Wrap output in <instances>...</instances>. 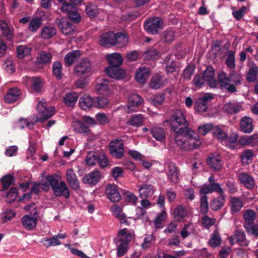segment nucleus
<instances>
[{
    "mask_svg": "<svg viewBox=\"0 0 258 258\" xmlns=\"http://www.w3.org/2000/svg\"><path fill=\"white\" fill-rule=\"evenodd\" d=\"M217 79L221 90L230 93L236 92V86L240 85L242 80V77L235 71H231L228 76L226 73L221 71L218 74Z\"/></svg>",
    "mask_w": 258,
    "mask_h": 258,
    "instance_id": "f257e3e1",
    "label": "nucleus"
},
{
    "mask_svg": "<svg viewBox=\"0 0 258 258\" xmlns=\"http://www.w3.org/2000/svg\"><path fill=\"white\" fill-rule=\"evenodd\" d=\"M60 177L56 174L48 175L45 178V183L43 184L51 186L53 195L55 197H63L68 199L70 197V192L66 183L60 180Z\"/></svg>",
    "mask_w": 258,
    "mask_h": 258,
    "instance_id": "f03ea898",
    "label": "nucleus"
},
{
    "mask_svg": "<svg viewBox=\"0 0 258 258\" xmlns=\"http://www.w3.org/2000/svg\"><path fill=\"white\" fill-rule=\"evenodd\" d=\"M170 123L172 130L175 134L185 133L190 130L189 127V122L187 120L184 112L180 110L177 109L173 112L169 119L165 122Z\"/></svg>",
    "mask_w": 258,
    "mask_h": 258,
    "instance_id": "7ed1b4c3",
    "label": "nucleus"
},
{
    "mask_svg": "<svg viewBox=\"0 0 258 258\" xmlns=\"http://www.w3.org/2000/svg\"><path fill=\"white\" fill-rule=\"evenodd\" d=\"M193 131L189 130L185 133L175 134V141L177 146L184 151L197 149L199 146V142L193 137Z\"/></svg>",
    "mask_w": 258,
    "mask_h": 258,
    "instance_id": "20e7f679",
    "label": "nucleus"
},
{
    "mask_svg": "<svg viewBox=\"0 0 258 258\" xmlns=\"http://www.w3.org/2000/svg\"><path fill=\"white\" fill-rule=\"evenodd\" d=\"M128 42V38L126 35L121 32L114 33L112 32H108L102 34L99 40V44L102 46L109 47L117 44L120 46L126 44Z\"/></svg>",
    "mask_w": 258,
    "mask_h": 258,
    "instance_id": "39448f33",
    "label": "nucleus"
},
{
    "mask_svg": "<svg viewBox=\"0 0 258 258\" xmlns=\"http://www.w3.org/2000/svg\"><path fill=\"white\" fill-rule=\"evenodd\" d=\"M255 217L254 212L250 209H247L244 212L243 218L244 221L243 226L247 233L255 237L258 236V225L254 224Z\"/></svg>",
    "mask_w": 258,
    "mask_h": 258,
    "instance_id": "423d86ee",
    "label": "nucleus"
},
{
    "mask_svg": "<svg viewBox=\"0 0 258 258\" xmlns=\"http://www.w3.org/2000/svg\"><path fill=\"white\" fill-rule=\"evenodd\" d=\"M39 116L37 117V122H43L51 117L54 114V108L47 107L45 100L42 99L37 104Z\"/></svg>",
    "mask_w": 258,
    "mask_h": 258,
    "instance_id": "0eeeda50",
    "label": "nucleus"
},
{
    "mask_svg": "<svg viewBox=\"0 0 258 258\" xmlns=\"http://www.w3.org/2000/svg\"><path fill=\"white\" fill-rule=\"evenodd\" d=\"M163 26L164 23L161 18L153 17L146 21L144 27L148 33L154 35L158 34Z\"/></svg>",
    "mask_w": 258,
    "mask_h": 258,
    "instance_id": "6e6552de",
    "label": "nucleus"
},
{
    "mask_svg": "<svg viewBox=\"0 0 258 258\" xmlns=\"http://www.w3.org/2000/svg\"><path fill=\"white\" fill-rule=\"evenodd\" d=\"M109 153L116 159H121L124 156L123 143L122 140L115 139L110 142L109 146Z\"/></svg>",
    "mask_w": 258,
    "mask_h": 258,
    "instance_id": "1a4fd4ad",
    "label": "nucleus"
},
{
    "mask_svg": "<svg viewBox=\"0 0 258 258\" xmlns=\"http://www.w3.org/2000/svg\"><path fill=\"white\" fill-rule=\"evenodd\" d=\"M190 213L188 207L182 205H177L174 209L172 215L174 220L178 222H183Z\"/></svg>",
    "mask_w": 258,
    "mask_h": 258,
    "instance_id": "9d476101",
    "label": "nucleus"
},
{
    "mask_svg": "<svg viewBox=\"0 0 258 258\" xmlns=\"http://www.w3.org/2000/svg\"><path fill=\"white\" fill-rule=\"evenodd\" d=\"M206 161L210 168L215 171H220L222 167L223 162L221 157L217 154H210Z\"/></svg>",
    "mask_w": 258,
    "mask_h": 258,
    "instance_id": "9b49d317",
    "label": "nucleus"
},
{
    "mask_svg": "<svg viewBox=\"0 0 258 258\" xmlns=\"http://www.w3.org/2000/svg\"><path fill=\"white\" fill-rule=\"evenodd\" d=\"M202 75L211 88H216L219 84L218 80L215 78V70L212 66H207Z\"/></svg>",
    "mask_w": 258,
    "mask_h": 258,
    "instance_id": "f8f14e48",
    "label": "nucleus"
},
{
    "mask_svg": "<svg viewBox=\"0 0 258 258\" xmlns=\"http://www.w3.org/2000/svg\"><path fill=\"white\" fill-rule=\"evenodd\" d=\"M55 22L63 34L69 35L74 32V26L66 18H57Z\"/></svg>",
    "mask_w": 258,
    "mask_h": 258,
    "instance_id": "ddd939ff",
    "label": "nucleus"
},
{
    "mask_svg": "<svg viewBox=\"0 0 258 258\" xmlns=\"http://www.w3.org/2000/svg\"><path fill=\"white\" fill-rule=\"evenodd\" d=\"M213 98L210 93H207L204 96L198 99L195 103V109L198 112H205L208 109V103Z\"/></svg>",
    "mask_w": 258,
    "mask_h": 258,
    "instance_id": "4468645a",
    "label": "nucleus"
},
{
    "mask_svg": "<svg viewBox=\"0 0 258 258\" xmlns=\"http://www.w3.org/2000/svg\"><path fill=\"white\" fill-rule=\"evenodd\" d=\"M105 194L107 198L112 202H117L121 199L118 187L114 184H109L106 186Z\"/></svg>",
    "mask_w": 258,
    "mask_h": 258,
    "instance_id": "2eb2a0df",
    "label": "nucleus"
},
{
    "mask_svg": "<svg viewBox=\"0 0 258 258\" xmlns=\"http://www.w3.org/2000/svg\"><path fill=\"white\" fill-rule=\"evenodd\" d=\"M90 71V62L87 58L82 59L74 67L75 73L78 76L88 73Z\"/></svg>",
    "mask_w": 258,
    "mask_h": 258,
    "instance_id": "dca6fc26",
    "label": "nucleus"
},
{
    "mask_svg": "<svg viewBox=\"0 0 258 258\" xmlns=\"http://www.w3.org/2000/svg\"><path fill=\"white\" fill-rule=\"evenodd\" d=\"M213 192H216L219 195H221L224 193V190L221 188L219 183H211L207 184H205L200 190V192L201 195L206 196H207L208 194L212 193Z\"/></svg>",
    "mask_w": 258,
    "mask_h": 258,
    "instance_id": "f3484780",
    "label": "nucleus"
},
{
    "mask_svg": "<svg viewBox=\"0 0 258 258\" xmlns=\"http://www.w3.org/2000/svg\"><path fill=\"white\" fill-rule=\"evenodd\" d=\"M238 180L246 188L252 189L255 185V180L252 176L245 173H240L238 175Z\"/></svg>",
    "mask_w": 258,
    "mask_h": 258,
    "instance_id": "a211bd4d",
    "label": "nucleus"
},
{
    "mask_svg": "<svg viewBox=\"0 0 258 258\" xmlns=\"http://www.w3.org/2000/svg\"><path fill=\"white\" fill-rule=\"evenodd\" d=\"M229 241L231 244L237 242L239 245L242 246H246L248 243L245 238L244 232L239 230L235 231L234 234L229 238Z\"/></svg>",
    "mask_w": 258,
    "mask_h": 258,
    "instance_id": "6ab92c4d",
    "label": "nucleus"
},
{
    "mask_svg": "<svg viewBox=\"0 0 258 258\" xmlns=\"http://www.w3.org/2000/svg\"><path fill=\"white\" fill-rule=\"evenodd\" d=\"M167 175L168 179L173 183L176 184L179 182V171L174 163L169 164Z\"/></svg>",
    "mask_w": 258,
    "mask_h": 258,
    "instance_id": "aec40b11",
    "label": "nucleus"
},
{
    "mask_svg": "<svg viewBox=\"0 0 258 258\" xmlns=\"http://www.w3.org/2000/svg\"><path fill=\"white\" fill-rule=\"evenodd\" d=\"M105 71L108 76L117 80L121 79L125 76L124 71L120 67H107Z\"/></svg>",
    "mask_w": 258,
    "mask_h": 258,
    "instance_id": "412c9836",
    "label": "nucleus"
},
{
    "mask_svg": "<svg viewBox=\"0 0 258 258\" xmlns=\"http://www.w3.org/2000/svg\"><path fill=\"white\" fill-rule=\"evenodd\" d=\"M38 220L31 217V215H24L21 219L23 227L27 230H32L37 226Z\"/></svg>",
    "mask_w": 258,
    "mask_h": 258,
    "instance_id": "4be33fe9",
    "label": "nucleus"
},
{
    "mask_svg": "<svg viewBox=\"0 0 258 258\" xmlns=\"http://www.w3.org/2000/svg\"><path fill=\"white\" fill-rule=\"evenodd\" d=\"M241 131L245 133H250L253 131V125L252 119L247 116L242 117L239 122Z\"/></svg>",
    "mask_w": 258,
    "mask_h": 258,
    "instance_id": "5701e85b",
    "label": "nucleus"
},
{
    "mask_svg": "<svg viewBox=\"0 0 258 258\" xmlns=\"http://www.w3.org/2000/svg\"><path fill=\"white\" fill-rule=\"evenodd\" d=\"M258 142V135L254 134L251 136L244 135L240 137L238 143L242 146H255Z\"/></svg>",
    "mask_w": 258,
    "mask_h": 258,
    "instance_id": "b1692460",
    "label": "nucleus"
},
{
    "mask_svg": "<svg viewBox=\"0 0 258 258\" xmlns=\"http://www.w3.org/2000/svg\"><path fill=\"white\" fill-rule=\"evenodd\" d=\"M154 191L153 185L144 184L139 186V196L142 199H147L153 195Z\"/></svg>",
    "mask_w": 258,
    "mask_h": 258,
    "instance_id": "393cba45",
    "label": "nucleus"
},
{
    "mask_svg": "<svg viewBox=\"0 0 258 258\" xmlns=\"http://www.w3.org/2000/svg\"><path fill=\"white\" fill-rule=\"evenodd\" d=\"M21 91L18 88H14L8 90L5 96V101L8 103H12L18 100Z\"/></svg>",
    "mask_w": 258,
    "mask_h": 258,
    "instance_id": "a878e982",
    "label": "nucleus"
},
{
    "mask_svg": "<svg viewBox=\"0 0 258 258\" xmlns=\"http://www.w3.org/2000/svg\"><path fill=\"white\" fill-rule=\"evenodd\" d=\"M100 178V172L97 170H94L84 176L83 182L85 183L95 185L99 181Z\"/></svg>",
    "mask_w": 258,
    "mask_h": 258,
    "instance_id": "bb28decb",
    "label": "nucleus"
},
{
    "mask_svg": "<svg viewBox=\"0 0 258 258\" xmlns=\"http://www.w3.org/2000/svg\"><path fill=\"white\" fill-rule=\"evenodd\" d=\"M94 98L89 95H84L79 99V105L81 109L84 110L89 109L94 107Z\"/></svg>",
    "mask_w": 258,
    "mask_h": 258,
    "instance_id": "cd10ccee",
    "label": "nucleus"
},
{
    "mask_svg": "<svg viewBox=\"0 0 258 258\" xmlns=\"http://www.w3.org/2000/svg\"><path fill=\"white\" fill-rule=\"evenodd\" d=\"M151 133L153 137L157 141L163 142L166 138V134L163 127L158 126H153L151 130Z\"/></svg>",
    "mask_w": 258,
    "mask_h": 258,
    "instance_id": "c85d7f7f",
    "label": "nucleus"
},
{
    "mask_svg": "<svg viewBox=\"0 0 258 258\" xmlns=\"http://www.w3.org/2000/svg\"><path fill=\"white\" fill-rule=\"evenodd\" d=\"M109 66L108 67H120L122 63V57L118 53H114L106 56Z\"/></svg>",
    "mask_w": 258,
    "mask_h": 258,
    "instance_id": "c756f323",
    "label": "nucleus"
},
{
    "mask_svg": "<svg viewBox=\"0 0 258 258\" xmlns=\"http://www.w3.org/2000/svg\"><path fill=\"white\" fill-rule=\"evenodd\" d=\"M149 75V69L146 68L145 67H143L140 68L137 71L136 74L135 78L138 82L144 84L148 79Z\"/></svg>",
    "mask_w": 258,
    "mask_h": 258,
    "instance_id": "7c9ffc66",
    "label": "nucleus"
},
{
    "mask_svg": "<svg viewBox=\"0 0 258 258\" xmlns=\"http://www.w3.org/2000/svg\"><path fill=\"white\" fill-rule=\"evenodd\" d=\"M175 39V32L172 29H167L161 35V41L165 44H170Z\"/></svg>",
    "mask_w": 258,
    "mask_h": 258,
    "instance_id": "2f4dec72",
    "label": "nucleus"
},
{
    "mask_svg": "<svg viewBox=\"0 0 258 258\" xmlns=\"http://www.w3.org/2000/svg\"><path fill=\"white\" fill-rule=\"evenodd\" d=\"M225 197L224 193L219 195V196L212 200L211 203V208L213 211H217L220 209L224 205Z\"/></svg>",
    "mask_w": 258,
    "mask_h": 258,
    "instance_id": "473e14b6",
    "label": "nucleus"
},
{
    "mask_svg": "<svg viewBox=\"0 0 258 258\" xmlns=\"http://www.w3.org/2000/svg\"><path fill=\"white\" fill-rule=\"evenodd\" d=\"M81 53L79 50H73L68 53L64 58V60L66 64L70 66L80 56Z\"/></svg>",
    "mask_w": 258,
    "mask_h": 258,
    "instance_id": "72a5a7b5",
    "label": "nucleus"
},
{
    "mask_svg": "<svg viewBox=\"0 0 258 258\" xmlns=\"http://www.w3.org/2000/svg\"><path fill=\"white\" fill-rule=\"evenodd\" d=\"M230 210L232 213H238L243 207V204L238 197H232L230 198Z\"/></svg>",
    "mask_w": 258,
    "mask_h": 258,
    "instance_id": "f704fd0d",
    "label": "nucleus"
},
{
    "mask_svg": "<svg viewBox=\"0 0 258 258\" xmlns=\"http://www.w3.org/2000/svg\"><path fill=\"white\" fill-rule=\"evenodd\" d=\"M42 24V19L40 17L33 18L29 22L28 29L31 32H36Z\"/></svg>",
    "mask_w": 258,
    "mask_h": 258,
    "instance_id": "c9c22d12",
    "label": "nucleus"
},
{
    "mask_svg": "<svg viewBox=\"0 0 258 258\" xmlns=\"http://www.w3.org/2000/svg\"><path fill=\"white\" fill-rule=\"evenodd\" d=\"M96 90L99 94L103 95H108L111 93L108 81L106 79H104L102 83H99L96 86Z\"/></svg>",
    "mask_w": 258,
    "mask_h": 258,
    "instance_id": "e433bc0d",
    "label": "nucleus"
},
{
    "mask_svg": "<svg viewBox=\"0 0 258 258\" xmlns=\"http://www.w3.org/2000/svg\"><path fill=\"white\" fill-rule=\"evenodd\" d=\"M56 33V30L53 26H45L41 31V36L44 39H48L54 36Z\"/></svg>",
    "mask_w": 258,
    "mask_h": 258,
    "instance_id": "4c0bfd02",
    "label": "nucleus"
},
{
    "mask_svg": "<svg viewBox=\"0 0 258 258\" xmlns=\"http://www.w3.org/2000/svg\"><path fill=\"white\" fill-rule=\"evenodd\" d=\"M257 74L258 67L255 63H253L248 69L246 75L247 82L249 83L254 82L257 78Z\"/></svg>",
    "mask_w": 258,
    "mask_h": 258,
    "instance_id": "58836bf2",
    "label": "nucleus"
},
{
    "mask_svg": "<svg viewBox=\"0 0 258 258\" xmlns=\"http://www.w3.org/2000/svg\"><path fill=\"white\" fill-rule=\"evenodd\" d=\"M101 10L99 9L97 6L94 4H89L85 8L86 14L90 18H95L101 12Z\"/></svg>",
    "mask_w": 258,
    "mask_h": 258,
    "instance_id": "ea45409f",
    "label": "nucleus"
},
{
    "mask_svg": "<svg viewBox=\"0 0 258 258\" xmlns=\"http://www.w3.org/2000/svg\"><path fill=\"white\" fill-rule=\"evenodd\" d=\"M78 98V95L76 92H70L66 94L63 98V101L68 106H73L75 105Z\"/></svg>",
    "mask_w": 258,
    "mask_h": 258,
    "instance_id": "a19ab883",
    "label": "nucleus"
},
{
    "mask_svg": "<svg viewBox=\"0 0 258 258\" xmlns=\"http://www.w3.org/2000/svg\"><path fill=\"white\" fill-rule=\"evenodd\" d=\"M144 121V117L143 115L138 114L133 115L128 121L127 123L133 126L139 127L143 124Z\"/></svg>",
    "mask_w": 258,
    "mask_h": 258,
    "instance_id": "79ce46f5",
    "label": "nucleus"
},
{
    "mask_svg": "<svg viewBox=\"0 0 258 258\" xmlns=\"http://www.w3.org/2000/svg\"><path fill=\"white\" fill-rule=\"evenodd\" d=\"M118 241L120 243L118 245L116 254L117 256L121 257L126 253L130 241H124L123 238H120Z\"/></svg>",
    "mask_w": 258,
    "mask_h": 258,
    "instance_id": "37998d69",
    "label": "nucleus"
},
{
    "mask_svg": "<svg viewBox=\"0 0 258 258\" xmlns=\"http://www.w3.org/2000/svg\"><path fill=\"white\" fill-rule=\"evenodd\" d=\"M164 85L163 77L159 74L154 76L150 81L151 88L154 89H158Z\"/></svg>",
    "mask_w": 258,
    "mask_h": 258,
    "instance_id": "c03bdc74",
    "label": "nucleus"
},
{
    "mask_svg": "<svg viewBox=\"0 0 258 258\" xmlns=\"http://www.w3.org/2000/svg\"><path fill=\"white\" fill-rule=\"evenodd\" d=\"M213 134L221 142L227 140V134L226 132L219 126H216L213 128Z\"/></svg>",
    "mask_w": 258,
    "mask_h": 258,
    "instance_id": "a18cd8bd",
    "label": "nucleus"
},
{
    "mask_svg": "<svg viewBox=\"0 0 258 258\" xmlns=\"http://www.w3.org/2000/svg\"><path fill=\"white\" fill-rule=\"evenodd\" d=\"M241 108V106L238 104L229 103L225 104L223 110L228 114H236L238 113Z\"/></svg>",
    "mask_w": 258,
    "mask_h": 258,
    "instance_id": "49530a36",
    "label": "nucleus"
},
{
    "mask_svg": "<svg viewBox=\"0 0 258 258\" xmlns=\"http://www.w3.org/2000/svg\"><path fill=\"white\" fill-rule=\"evenodd\" d=\"M0 29L3 35L8 41H11L13 37V30L8 26L7 24L4 21L0 22Z\"/></svg>",
    "mask_w": 258,
    "mask_h": 258,
    "instance_id": "de8ad7c7",
    "label": "nucleus"
},
{
    "mask_svg": "<svg viewBox=\"0 0 258 258\" xmlns=\"http://www.w3.org/2000/svg\"><path fill=\"white\" fill-rule=\"evenodd\" d=\"M221 241V238L218 231L215 230L209 240V244L212 247H216L220 246Z\"/></svg>",
    "mask_w": 258,
    "mask_h": 258,
    "instance_id": "09e8293b",
    "label": "nucleus"
},
{
    "mask_svg": "<svg viewBox=\"0 0 258 258\" xmlns=\"http://www.w3.org/2000/svg\"><path fill=\"white\" fill-rule=\"evenodd\" d=\"M128 107L131 106H139L141 105L143 102V98L137 94H131L128 98Z\"/></svg>",
    "mask_w": 258,
    "mask_h": 258,
    "instance_id": "8fccbe9b",
    "label": "nucleus"
},
{
    "mask_svg": "<svg viewBox=\"0 0 258 258\" xmlns=\"http://www.w3.org/2000/svg\"><path fill=\"white\" fill-rule=\"evenodd\" d=\"M227 57L225 59V64L228 68L233 69L235 67V51L228 50L226 52Z\"/></svg>",
    "mask_w": 258,
    "mask_h": 258,
    "instance_id": "3c124183",
    "label": "nucleus"
},
{
    "mask_svg": "<svg viewBox=\"0 0 258 258\" xmlns=\"http://www.w3.org/2000/svg\"><path fill=\"white\" fill-rule=\"evenodd\" d=\"M31 47L26 45H19L17 48V56L19 58H23L29 55L31 52Z\"/></svg>",
    "mask_w": 258,
    "mask_h": 258,
    "instance_id": "603ef678",
    "label": "nucleus"
},
{
    "mask_svg": "<svg viewBox=\"0 0 258 258\" xmlns=\"http://www.w3.org/2000/svg\"><path fill=\"white\" fill-rule=\"evenodd\" d=\"M109 103V100L106 97L99 96L94 98V107L98 108H103Z\"/></svg>",
    "mask_w": 258,
    "mask_h": 258,
    "instance_id": "864d4df0",
    "label": "nucleus"
},
{
    "mask_svg": "<svg viewBox=\"0 0 258 258\" xmlns=\"http://www.w3.org/2000/svg\"><path fill=\"white\" fill-rule=\"evenodd\" d=\"M253 156V152L251 150H246L242 152L241 155V159L242 164H248L249 161L252 160Z\"/></svg>",
    "mask_w": 258,
    "mask_h": 258,
    "instance_id": "5fc2aeb1",
    "label": "nucleus"
},
{
    "mask_svg": "<svg viewBox=\"0 0 258 258\" xmlns=\"http://www.w3.org/2000/svg\"><path fill=\"white\" fill-rule=\"evenodd\" d=\"M62 67L61 63L59 61H55L52 64V72L54 76L57 80H60L62 78Z\"/></svg>",
    "mask_w": 258,
    "mask_h": 258,
    "instance_id": "6e6d98bb",
    "label": "nucleus"
},
{
    "mask_svg": "<svg viewBox=\"0 0 258 258\" xmlns=\"http://www.w3.org/2000/svg\"><path fill=\"white\" fill-rule=\"evenodd\" d=\"M1 182L3 185V190H5L14 183V178L13 176L8 174L2 178Z\"/></svg>",
    "mask_w": 258,
    "mask_h": 258,
    "instance_id": "4d7b16f0",
    "label": "nucleus"
},
{
    "mask_svg": "<svg viewBox=\"0 0 258 258\" xmlns=\"http://www.w3.org/2000/svg\"><path fill=\"white\" fill-rule=\"evenodd\" d=\"M24 210L29 213L28 215H31V217L36 218L38 220L39 219V213L35 204H32L25 206Z\"/></svg>",
    "mask_w": 258,
    "mask_h": 258,
    "instance_id": "13d9d810",
    "label": "nucleus"
},
{
    "mask_svg": "<svg viewBox=\"0 0 258 258\" xmlns=\"http://www.w3.org/2000/svg\"><path fill=\"white\" fill-rule=\"evenodd\" d=\"M206 80L203 77L202 74H197L195 76L192 83L194 86L198 88H201L205 85Z\"/></svg>",
    "mask_w": 258,
    "mask_h": 258,
    "instance_id": "bf43d9fd",
    "label": "nucleus"
},
{
    "mask_svg": "<svg viewBox=\"0 0 258 258\" xmlns=\"http://www.w3.org/2000/svg\"><path fill=\"white\" fill-rule=\"evenodd\" d=\"M155 240V236L153 234L147 235L144 239V241L142 244V247L146 249L150 247L154 243Z\"/></svg>",
    "mask_w": 258,
    "mask_h": 258,
    "instance_id": "052dcab7",
    "label": "nucleus"
},
{
    "mask_svg": "<svg viewBox=\"0 0 258 258\" xmlns=\"http://www.w3.org/2000/svg\"><path fill=\"white\" fill-rule=\"evenodd\" d=\"M74 131L79 133H88L90 130L88 125L79 121L75 125Z\"/></svg>",
    "mask_w": 258,
    "mask_h": 258,
    "instance_id": "680f3d73",
    "label": "nucleus"
},
{
    "mask_svg": "<svg viewBox=\"0 0 258 258\" xmlns=\"http://www.w3.org/2000/svg\"><path fill=\"white\" fill-rule=\"evenodd\" d=\"M216 220L215 218H211L208 216L205 215L201 219V224L202 226L207 229L209 228L215 223Z\"/></svg>",
    "mask_w": 258,
    "mask_h": 258,
    "instance_id": "e2e57ef3",
    "label": "nucleus"
},
{
    "mask_svg": "<svg viewBox=\"0 0 258 258\" xmlns=\"http://www.w3.org/2000/svg\"><path fill=\"white\" fill-rule=\"evenodd\" d=\"M97 162L98 163L99 165L101 167L105 168L108 165V159L104 153H98V156H97Z\"/></svg>",
    "mask_w": 258,
    "mask_h": 258,
    "instance_id": "0e129e2a",
    "label": "nucleus"
},
{
    "mask_svg": "<svg viewBox=\"0 0 258 258\" xmlns=\"http://www.w3.org/2000/svg\"><path fill=\"white\" fill-rule=\"evenodd\" d=\"M201 197V212L203 214H206L209 210V206L208 203L207 196L204 195H202Z\"/></svg>",
    "mask_w": 258,
    "mask_h": 258,
    "instance_id": "69168bd1",
    "label": "nucleus"
},
{
    "mask_svg": "<svg viewBox=\"0 0 258 258\" xmlns=\"http://www.w3.org/2000/svg\"><path fill=\"white\" fill-rule=\"evenodd\" d=\"M18 195L17 189L15 187H11L10 191L7 194L6 198L8 202L12 203L14 202Z\"/></svg>",
    "mask_w": 258,
    "mask_h": 258,
    "instance_id": "338daca9",
    "label": "nucleus"
},
{
    "mask_svg": "<svg viewBox=\"0 0 258 258\" xmlns=\"http://www.w3.org/2000/svg\"><path fill=\"white\" fill-rule=\"evenodd\" d=\"M31 86L34 91L39 92L42 87V81L40 78L38 77L32 78Z\"/></svg>",
    "mask_w": 258,
    "mask_h": 258,
    "instance_id": "774afa93",
    "label": "nucleus"
}]
</instances>
